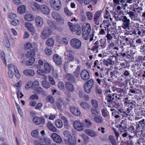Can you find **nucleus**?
<instances>
[{
	"label": "nucleus",
	"mask_w": 145,
	"mask_h": 145,
	"mask_svg": "<svg viewBox=\"0 0 145 145\" xmlns=\"http://www.w3.org/2000/svg\"><path fill=\"white\" fill-rule=\"evenodd\" d=\"M83 27L82 30L83 32V38L86 40L87 39V37L89 33L91 31V27L90 24L87 23H84L82 25Z\"/></svg>",
	"instance_id": "nucleus-1"
},
{
	"label": "nucleus",
	"mask_w": 145,
	"mask_h": 145,
	"mask_svg": "<svg viewBox=\"0 0 145 145\" xmlns=\"http://www.w3.org/2000/svg\"><path fill=\"white\" fill-rule=\"evenodd\" d=\"M71 45L73 49L76 50L80 49L82 46V42L79 39L74 38L70 41Z\"/></svg>",
	"instance_id": "nucleus-2"
},
{
	"label": "nucleus",
	"mask_w": 145,
	"mask_h": 145,
	"mask_svg": "<svg viewBox=\"0 0 145 145\" xmlns=\"http://www.w3.org/2000/svg\"><path fill=\"white\" fill-rule=\"evenodd\" d=\"M52 31L48 27L44 28L41 33L40 37L43 39H45L49 37L52 34Z\"/></svg>",
	"instance_id": "nucleus-3"
},
{
	"label": "nucleus",
	"mask_w": 145,
	"mask_h": 145,
	"mask_svg": "<svg viewBox=\"0 0 145 145\" xmlns=\"http://www.w3.org/2000/svg\"><path fill=\"white\" fill-rule=\"evenodd\" d=\"M50 3L54 10H58L61 8V3L60 0H50Z\"/></svg>",
	"instance_id": "nucleus-4"
},
{
	"label": "nucleus",
	"mask_w": 145,
	"mask_h": 145,
	"mask_svg": "<svg viewBox=\"0 0 145 145\" xmlns=\"http://www.w3.org/2000/svg\"><path fill=\"white\" fill-rule=\"evenodd\" d=\"M94 85V81L92 79H90L87 81L85 84L84 86L85 91L87 93L90 92L91 88Z\"/></svg>",
	"instance_id": "nucleus-5"
},
{
	"label": "nucleus",
	"mask_w": 145,
	"mask_h": 145,
	"mask_svg": "<svg viewBox=\"0 0 145 145\" xmlns=\"http://www.w3.org/2000/svg\"><path fill=\"white\" fill-rule=\"evenodd\" d=\"M121 21L122 22L121 27L123 29H128L130 24V20L125 16H121Z\"/></svg>",
	"instance_id": "nucleus-6"
},
{
	"label": "nucleus",
	"mask_w": 145,
	"mask_h": 145,
	"mask_svg": "<svg viewBox=\"0 0 145 145\" xmlns=\"http://www.w3.org/2000/svg\"><path fill=\"white\" fill-rule=\"evenodd\" d=\"M73 126L74 128L78 131H81L84 128V125L79 120H76L73 123Z\"/></svg>",
	"instance_id": "nucleus-7"
},
{
	"label": "nucleus",
	"mask_w": 145,
	"mask_h": 145,
	"mask_svg": "<svg viewBox=\"0 0 145 145\" xmlns=\"http://www.w3.org/2000/svg\"><path fill=\"white\" fill-rule=\"evenodd\" d=\"M137 61L139 62L142 63V69H145V61H145V56H138L137 59ZM142 76L145 78V70L143 71V73Z\"/></svg>",
	"instance_id": "nucleus-8"
},
{
	"label": "nucleus",
	"mask_w": 145,
	"mask_h": 145,
	"mask_svg": "<svg viewBox=\"0 0 145 145\" xmlns=\"http://www.w3.org/2000/svg\"><path fill=\"white\" fill-rule=\"evenodd\" d=\"M33 121L37 125H39L41 124H44L45 123V119L43 117H39L35 116L33 118Z\"/></svg>",
	"instance_id": "nucleus-9"
},
{
	"label": "nucleus",
	"mask_w": 145,
	"mask_h": 145,
	"mask_svg": "<svg viewBox=\"0 0 145 145\" xmlns=\"http://www.w3.org/2000/svg\"><path fill=\"white\" fill-rule=\"evenodd\" d=\"M80 76L82 79L84 80H86L90 78L89 72L85 69L82 70L80 73Z\"/></svg>",
	"instance_id": "nucleus-10"
},
{
	"label": "nucleus",
	"mask_w": 145,
	"mask_h": 145,
	"mask_svg": "<svg viewBox=\"0 0 145 145\" xmlns=\"http://www.w3.org/2000/svg\"><path fill=\"white\" fill-rule=\"evenodd\" d=\"M72 51L69 48H66V50L65 53V55L67 56L69 61H72L74 59V57L72 54Z\"/></svg>",
	"instance_id": "nucleus-11"
},
{
	"label": "nucleus",
	"mask_w": 145,
	"mask_h": 145,
	"mask_svg": "<svg viewBox=\"0 0 145 145\" xmlns=\"http://www.w3.org/2000/svg\"><path fill=\"white\" fill-rule=\"evenodd\" d=\"M101 11H98L97 12L94 16L93 21L97 25H99V18L101 16Z\"/></svg>",
	"instance_id": "nucleus-12"
},
{
	"label": "nucleus",
	"mask_w": 145,
	"mask_h": 145,
	"mask_svg": "<svg viewBox=\"0 0 145 145\" xmlns=\"http://www.w3.org/2000/svg\"><path fill=\"white\" fill-rule=\"evenodd\" d=\"M22 84V81L21 80H20L16 84H15L13 85V86L14 87H16L17 89H16V93L18 98L19 97V95H21L20 96H19L20 98H22L23 96L24 95L21 92H20L19 91V89L18 88L20 87Z\"/></svg>",
	"instance_id": "nucleus-13"
},
{
	"label": "nucleus",
	"mask_w": 145,
	"mask_h": 145,
	"mask_svg": "<svg viewBox=\"0 0 145 145\" xmlns=\"http://www.w3.org/2000/svg\"><path fill=\"white\" fill-rule=\"evenodd\" d=\"M131 20L133 21H137L138 19L137 18L138 14L135 12H133L129 10L127 11V12Z\"/></svg>",
	"instance_id": "nucleus-14"
},
{
	"label": "nucleus",
	"mask_w": 145,
	"mask_h": 145,
	"mask_svg": "<svg viewBox=\"0 0 145 145\" xmlns=\"http://www.w3.org/2000/svg\"><path fill=\"white\" fill-rule=\"evenodd\" d=\"M129 139H131L137 135L135 129L133 126H131L129 127Z\"/></svg>",
	"instance_id": "nucleus-15"
},
{
	"label": "nucleus",
	"mask_w": 145,
	"mask_h": 145,
	"mask_svg": "<svg viewBox=\"0 0 145 145\" xmlns=\"http://www.w3.org/2000/svg\"><path fill=\"white\" fill-rule=\"evenodd\" d=\"M85 133L88 136L94 137L98 135L99 133L91 129H88L85 131Z\"/></svg>",
	"instance_id": "nucleus-16"
},
{
	"label": "nucleus",
	"mask_w": 145,
	"mask_h": 145,
	"mask_svg": "<svg viewBox=\"0 0 145 145\" xmlns=\"http://www.w3.org/2000/svg\"><path fill=\"white\" fill-rule=\"evenodd\" d=\"M51 137L57 143H60L62 142L61 137L56 133H52Z\"/></svg>",
	"instance_id": "nucleus-17"
},
{
	"label": "nucleus",
	"mask_w": 145,
	"mask_h": 145,
	"mask_svg": "<svg viewBox=\"0 0 145 145\" xmlns=\"http://www.w3.org/2000/svg\"><path fill=\"white\" fill-rule=\"evenodd\" d=\"M53 59L55 63L57 65L61 64L62 62V59L61 57L57 54H56L54 56Z\"/></svg>",
	"instance_id": "nucleus-18"
},
{
	"label": "nucleus",
	"mask_w": 145,
	"mask_h": 145,
	"mask_svg": "<svg viewBox=\"0 0 145 145\" xmlns=\"http://www.w3.org/2000/svg\"><path fill=\"white\" fill-rule=\"evenodd\" d=\"M23 73L24 75L26 76H33L35 74L34 71L32 69H26L23 71Z\"/></svg>",
	"instance_id": "nucleus-19"
},
{
	"label": "nucleus",
	"mask_w": 145,
	"mask_h": 145,
	"mask_svg": "<svg viewBox=\"0 0 145 145\" xmlns=\"http://www.w3.org/2000/svg\"><path fill=\"white\" fill-rule=\"evenodd\" d=\"M8 66V75L10 78H12L14 76V74L12 72V70L14 69L15 71V66L13 64H11L9 65Z\"/></svg>",
	"instance_id": "nucleus-20"
},
{
	"label": "nucleus",
	"mask_w": 145,
	"mask_h": 145,
	"mask_svg": "<svg viewBox=\"0 0 145 145\" xmlns=\"http://www.w3.org/2000/svg\"><path fill=\"white\" fill-rule=\"evenodd\" d=\"M71 112L74 115L76 116H78L80 114V111L77 108L72 106L70 109Z\"/></svg>",
	"instance_id": "nucleus-21"
},
{
	"label": "nucleus",
	"mask_w": 145,
	"mask_h": 145,
	"mask_svg": "<svg viewBox=\"0 0 145 145\" xmlns=\"http://www.w3.org/2000/svg\"><path fill=\"white\" fill-rule=\"evenodd\" d=\"M35 22L37 26L40 27L42 26L43 24V20L42 18L40 16H38L35 18Z\"/></svg>",
	"instance_id": "nucleus-22"
},
{
	"label": "nucleus",
	"mask_w": 145,
	"mask_h": 145,
	"mask_svg": "<svg viewBox=\"0 0 145 145\" xmlns=\"http://www.w3.org/2000/svg\"><path fill=\"white\" fill-rule=\"evenodd\" d=\"M53 67L48 63H45L44 64V69L46 73H49L51 70L53 69Z\"/></svg>",
	"instance_id": "nucleus-23"
},
{
	"label": "nucleus",
	"mask_w": 145,
	"mask_h": 145,
	"mask_svg": "<svg viewBox=\"0 0 145 145\" xmlns=\"http://www.w3.org/2000/svg\"><path fill=\"white\" fill-rule=\"evenodd\" d=\"M65 86L69 92L74 91V88L73 84L70 82H67L65 84Z\"/></svg>",
	"instance_id": "nucleus-24"
},
{
	"label": "nucleus",
	"mask_w": 145,
	"mask_h": 145,
	"mask_svg": "<svg viewBox=\"0 0 145 145\" xmlns=\"http://www.w3.org/2000/svg\"><path fill=\"white\" fill-rule=\"evenodd\" d=\"M65 141L67 145H75L76 143V140L74 139L73 137L65 139Z\"/></svg>",
	"instance_id": "nucleus-25"
},
{
	"label": "nucleus",
	"mask_w": 145,
	"mask_h": 145,
	"mask_svg": "<svg viewBox=\"0 0 145 145\" xmlns=\"http://www.w3.org/2000/svg\"><path fill=\"white\" fill-rule=\"evenodd\" d=\"M40 10L42 13L45 14H48L50 12V10L48 7L45 5H41Z\"/></svg>",
	"instance_id": "nucleus-26"
},
{
	"label": "nucleus",
	"mask_w": 145,
	"mask_h": 145,
	"mask_svg": "<svg viewBox=\"0 0 145 145\" xmlns=\"http://www.w3.org/2000/svg\"><path fill=\"white\" fill-rule=\"evenodd\" d=\"M46 126L48 128L50 131L53 132H57V129L50 121H49L47 123Z\"/></svg>",
	"instance_id": "nucleus-27"
},
{
	"label": "nucleus",
	"mask_w": 145,
	"mask_h": 145,
	"mask_svg": "<svg viewBox=\"0 0 145 145\" xmlns=\"http://www.w3.org/2000/svg\"><path fill=\"white\" fill-rule=\"evenodd\" d=\"M110 97V98L108 102H112V100L114 99L117 101L118 100H120L121 99V98H119L118 93H113V94H112V96Z\"/></svg>",
	"instance_id": "nucleus-28"
},
{
	"label": "nucleus",
	"mask_w": 145,
	"mask_h": 145,
	"mask_svg": "<svg viewBox=\"0 0 145 145\" xmlns=\"http://www.w3.org/2000/svg\"><path fill=\"white\" fill-rule=\"evenodd\" d=\"M25 25L27 29L31 32L34 33L35 32V29L33 25L31 23L27 22L25 23Z\"/></svg>",
	"instance_id": "nucleus-29"
},
{
	"label": "nucleus",
	"mask_w": 145,
	"mask_h": 145,
	"mask_svg": "<svg viewBox=\"0 0 145 145\" xmlns=\"http://www.w3.org/2000/svg\"><path fill=\"white\" fill-rule=\"evenodd\" d=\"M35 55V54L34 51L31 50L27 52L25 54V57L27 59L32 58H34V57Z\"/></svg>",
	"instance_id": "nucleus-30"
},
{
	"label": "nucleus",
	"mask_w": 145,
	"mask_h": 145,
	"mask_svg": "<svg viewBox=\"0 0 145 145\" xmlns=\"http://www.w3.org/2000/svg\"><path fill=\"white\" fill-rule=\"evenodd\" d=\"M135 31L136 33L140 37L145 36V29H142L141 27L139 29H136Z\"/></svg>",
	"instance_id": "nucleus-31"
},
{
	"label": "nucleus",
	"mask_w": 145,
	"mask_h": 145,
	"mask_svg": "<svg viewBox=\"0 0 145 145\" xmlns=\"http://www.w3.org/2000/svg\"><path fill=\"white\" fill-rule=\"evenodd\" d=\"M26 6L24 5H21L17 8V11L18 13L22 14L24 13L26 11Z\"/></svg>",
	"instance_id": "nucleus-32"
},
{
	"label": "nucleus",
	"mask_w": 145,
	"mask_h": 145,
	"mask_svg": "<svg viewBox=\"0 0 145 145\" xmlns=\"http://www.w3.org/2000/svg\"><path fill=\"white\" fill-rule=\"evenodd\" d=\"M31 7L34 10H40L41 5H40L37 3L34 2L31 3Z\"/></svg>",
	"instance_id": "nucleus-33"
},
{
	"label": "nucleus",
	"mask_w": 145,
	"mask_h": 145,
	"mask_svg": "<svg viewBox=\"0 0 145 145\" xmlns=\"http://www.w3.org/2000/svg\"><path fill=\"white\" fill-rule=\"evenodd\" d=\"M66 78L67 80L72 83H74L75 82V79L74 76L70 74H66Z\"/></svg>",
	"instance_id": "nucleus-34"
},
{
	"label": "nucleus",
	"mask_w": 145,
	"mask_h": 145,
	"mask_svg": "<svg viewBox=\"0 0 145 145\" xmlns=\"http://www.w3.org/2000/svg\"><path fill=\"white\" fill-rule=\"evenodd\" d=\"M4 43H5V46L7 48H9L10 46V43L7 36L6 34L4 35V38L3 40Z\"/></svg>",
	"instance_id": "nucleus-35"
},
{
	"label": "nucleus",
	"mask_w": 145,
	"mask_h": 145,
	"mask_svg": "<svg viewBox=\"0 0 145 145\" xmlns=\"http://www.w3.org/2000/svg\"><path fill=\"white\" fill-rule=\"evenodd\" d=\"M40 141L41 142L45 143L47 145H51V139L49 138H41Z\"/></svg>",
	"instance_id": "nucleus-36"
},
{
	"label": "nucleus",
	"mask_w": 145,
	"mask_h": 145,
	"mask_svg": "<svg viewBox=\"0 0 145 145\" xmlns=\"http://www.w3.org/2000/svg\"><path fill=\"white\" fill-rule=\"evenodd\" d=\"M107 33L106 37L107 38V41L108 43H110L113 37H114L115 36L113 33L111 34L109 33V31H107Z\"/></svg>",
	"instance_id": "nucleus-37"
},
{
	"label": "nucleus",
	"mask_w": 145,
	"mask_h": 145,
	"mask_svg": "<svg viewBox=\"0 0 145 145\" xmlns=\"http://www.w3.org/2000/svg\"><path fill=\"white\" fill-rule=\"evenodd\" d=\"M98 84L103 86H105L106 84V82L105 78L103 79L97 78L96 80Z\"/></svg>",
	"instance_id": "nucleus-38"
},
{
	"label": "nucleus",
	"mask_w": 145,
	"mask_h": 145,
	"mask_svg": "<svg viewBox=\"0 0 145 145\" xmlns=\"http://www.w3.org/2000/svg\"><path fill=\"white\" fill-rule=\"evenodd\" d=\"M72 32H75L76 35H80L81 34V28L78 24L76 25V26L75 28H74L73 31Z\"/></svg>",
	"instance_id": "nucleus-39"
},
{
	"label": "nucleus",
	"mask_w": 145,
	"mask_h": 145,
	"mask_svg": "<svg viewBox=\"0 0 145 145\" xmlns=\"http://www.w3.org/2000/svg\"><path fill=\"white\" fill-rule=\"evenodd\" d=\"M24 19L25 20L30 22L34 20V17L31 14H26L24 16Z\"/></svg>",
	"instance_id": "nucleus-40"
},
{
	"label": "nucleus",
	"mask_w": 145,
	"mask_h": 145,
	"mask_svg": "<svg viewBox=\"0 0 145 145\" xmlns=\"http://www.w3.org/2000/svg\"><path fill=\"white\" fill-rule=\"evenodd\" d=\"M94 120L96 123H99L103 122V119L101 116H97L94 117Z\"/></svg>",
	"instance_id": "nucleus-41"
},
{
	"label": "nucleus",
	"mask_w": 145,
	"mask_h": 145,
	"mask_svg": "<svg viewBox=\"0 0 145 145\" xmlns=\"http://www.w3.org/2000/svg\"><path fill=\"white\" fill-rule=\"evenodd\" d=\"M129 97L127 96L126 97L123 99L124 101V105L125 106H127L128 104H132L133 103L131 102H130L131 100L129 99Z\"/></svg>",
	"instance_id": "nucleus-42"
},
{
	"label": "nucleus",
	"mask_w": 145,
	"mask_h": 145,
	"mask_svg": "<svg viewBox=\"0 0 145 145\" xmlns=\"http://www.w3.org/2000/svg\"><path fill=\"white\" fill-rule=\"evenodd\" d=\"M112 94L111 91L110 90L106 91L105 92V95H106V99L107 101V102L110 99V96H112Z\"/></svg>",
	"instance_id": "nucleus-43"
},
{
	"label": "nucleus",
	"mask_w": 145,
	"mask_h": 145,
	"mask_svg": "<svg viewBox=\"0 0 145 145\" xmlns=\"http://www.w3.org/2000/svg\"><path fill=\"white\" fill-rule=\"evenodd\" d=\"M42 84L43 87L46 89H48L51 87L50 84L48 82L45 80L42 81Z\"/></svg>",
	"instance_id": "nucleus-44"
},
{
	"label": "nucleus",
	"mask_w": 145,
	"mask_h": 145,
	"mask_svg": "<svg viewBox=\"0 0 145 145\" xmlns=\"http://www.w3.org/2000/svg\"><path fill=\"white\" fill-rule=\"evenodd\" d=\"M55 125L57 127L60 128L62 127L63 123L61 120H57L55 121Z\"/></svg>",
	"instance_id": "nucleus-45"
},
{
	"label": "nucleus",
	"mask_w": 145,
	"mask_h": 145,
	"mask_svg": "<svg viewBox=\"0 0 145 145\" xmlns=\"http://www.w3.org/2000/svg\"><path fill=\"white\" fill-rule=\"evenodd\" d=\"M63 105L62 99L60 98H59L56 103V105L59 108H61L62 106Z\"/></svg>",
	"instance_id": "nucleus-46"
},
{
	"label": "nucleus",
	"mask_w": 145,
	"mask_h": 145,
	"mask_svg": "<svg viewBox=\"0 0 145 145\" xmlns=\"http://www.w3.org/2000/svg\"><path fill=\"white\" fill-rule=\"evenodd\" d=\"M102 115L104 117H106L109 115V113L106 108H103L101 111Z\"/></svg>",
	"instance_id": "nucleus-47"
},
{
	"label": "nucleus",
	"mask_w": 145,
	"mask_h": 145,
	"mask_svg": "<svg viewBox=\"0 0 145 145\" xmlns=\"http://www.w3.org/2000/svg\"><path fill=\"white\" fill-rule=\"evenodd\" d=\"M80 66H78L76 71L74 72V75L76 77H78L80 73Z\"/></svg>",
	"instance_id": "nucleus-48"
},
{
	"label": "nucleus",
	"mask_w": 145,
	"mask_h": 145,
	"mask_svg": "<svg viewBox=\"0 0 145 145\" xmlns=\"http://www.w3.org/2000/svg\"><path fill=\"white\" fill-rule=\"evenodd\" d=\"M35 58H32L27 60L26 62V64L27 66L32 65L35 62Z\"/></svg>",
	"instance_id": "nucleus-49"
},
{
	"label": "nucleus",
	"mask_w": 145,
	"mask_h": 145,
	"mask_svg": "<svg viewBox=\"0 0 145 145\" xmlns=\"http://www.w3.org/2000/svg\"><path fill=\"white\" fill-rule=\"evenodd\" d=\"M104 17L105 19H109L111 21H112V18L111 17L110 13L108 11H106L104 15Z\"/></svg>",
	"instance_id": "nucleus-50"
},
{
	"label": "nucleus",
	"mask_w": 145,
	"mask_h": 145,
	"mask_svg": "<svg viewBox=\"0 0 145 145\" xmlns=\"http://www.w3.org/2000/svg\"><path fill=\"white\" fill-rule=\"evenodd\" d=\"M32 47V44L29 42L26 43L24 46V49L26 50L30 49Z\"/></svg>",
	"instance_id": "nucleus-51"
},
{
	"label": "nucleus",
	"mask_w": 145,
	"mask_h": 145,
	"mask_svg": "<svg viewBox=\"0 0 145 145\" xmlns=\"http://www.w3.org/2000/svg\"><path fill=\"white\" fill-rule=\"evenodd\" d=\"M113 2L116 5H119L123 6L124 3V0H113Z\"/></svg>",
	"instance_id": "nucleus-52"
},
{
	"label": "nucleus",
	"mask_w": 145,
	"mask_h": 145,
	"mask_svg": "<svg viewBox=\"0 0 145 145\" xmlns=\"http://www.w3.org/2000/svg\"><path fill=\"white\" fill-rule=\"evenodd\" d=\"M63 135L64 136L69 138L71 137H72V136L70 132L67 131H65L63 132Z\"/></svg>",
	"instance_id": "nucleus-53"
},
{
	"label": "nucleus",
	"mask_w": 145,
	"mask_h": 145,
	"mask_svg": "<svg viewBox=\"0 0 145 145\" xmlns=\"http://www.w3.org/2000/svg\"><path fill=\"white\" fill-rule=\"evenodd\" d=\"M81 106L84 109H88L89 106L88 104L85 102H83L81 103L80 104Z\"/></svg>",
	"instance_id": "nucleus-54"
},
{
	"label": "nucleus",
	"mask_w": 145,
	"mask_h": 145,
	"mask_svg": "<svg viewBox=\"0 0 145 145\" xmlns=\"http://www.w3.org/2000/svg\"><path fill=\"white\" fill-rule=\"evenodd\" d=\"M46 44L48 46H52L54 45V41L52 39L49 38L47 40Z\"/></svg>",
	"instance_id": "nucleus-55"
},
{
	"label": "nucleus",
	"mask_w": 145,
	"mask_h": 145,
	"mask_svg": "<svg viewBox=\"0 0 145 145\" xmlns=\"http://www.w3.org/2000/svg\"><path fill=\"white\" fill-rule=\"evenodd\" d=\"M52 16L53 18L56 20L58 19L60 17L59 14L56 12H53L52 14Z\"/></svg>",
	"instance_id": "nucleus-56"
},
{
	"label": "nucleus",
	"mask_w": 145,
	"mask_h": 145,
	"mask_svg": "<svg viewBox=\"0 0 145 145\" xmlns=\"http://www.w3.org/2000/svg\"><path fill=\"white\" fill-rule=\"evenodd\" d=\"M61 119L63 121L65 127L67 129L68 128V126L67 125V123L68 122V120L64 116H62L61 117Z\"/></svg>",
	"instance_id": "nucleus-57"
},
{
	"label": "nucleus",
	"mask_w": 145,
	"mask_h": 145,
	"mask_svg": "<svg viewBox=\"0 0 145 145\" xmlns=\"http://www.w3.org/2000/svg\"><path fill=\"white\" fill-rule=\"evenodd\" d=\"M100 42V45H99L100 46L101 48H104L105 47L106 45H105V41L104 40L101 39L99 41Z\"/></svg>",
	"instance_id": "nucleus-58"
},
{
	"label": "nucleus",
	"mask_w": 145,
	"mask_h": 145,
	"mask_svg": "<svg viewBox=\"0 0 145 145\" xmlns=\"http://www.w3.org/2000/svg\"><path fill=\"white\" fill-rule=\"evenodd\" d=\"M47 101L51 103H53L54 102V97L52 96H48L46 97Z\"/></svg>",
	"instance_id": "nucleus-59"
},
{
	"label": "nucleus",
	"mask_w": 145,
	"mask_h": 145,
	"mask_svg": "<svg viewBox=\"0 0 145 145\" xmlns=\"http://www.w3.org/2000/svg\"><path fill=\"white\" fill-rule=\"evenodd\" d=\"M109 139L112 145H117L114 137L111 135L109 136Z\"/></svg>",
	"instance_id": "nucleus-60"
},
{
	"label": "nucleus",
	"mask_w": 145,
	"mask_h": 145,
	"mask_svg": "<svg viewBox=\"0 0 145 145\" xmlns=\"http://www.w3.org/2000/svg\"><path fill=\"white\" fill-rule=\"evenodd\" d=\"M31 88H32V82L31 81H29L27 83L25 86V88L28 89Z\"/></svg>",
	"instance_id": "nucleus-61"
},
{
	"label": "nucleus",
	"mask_w": 145,
	"mask_h": 145,
	"mask_svg": "<svg viewBox=\"0 0 145 145\" xmlns=\"http://www.w3.org/2000/svg\"><path fill=\"white\" fill-rule=\"evenodd\" d=\"M58 87L61 90H63L65 89V86L64 84L61 82H59L58 84Z\"/></svg>",
	"instance_id": "nucleus-62"
},
{
	"label": "nucleus",
	"mask_w": 145,
	"mask_h": 145,
	"mask_svg": "<svg viewBox=\"0 0 145 145\" xmlns=\"http://www.w3.org/2000/svg\"><path fill=\"white\" fill-rule=\"evenodd\" d=\"M39 86V83L37 80H35L32 82V88L35 89Z\"/></svg>",
	"instance_id": "nucleus-63"
},
{
	"label": "nucleus",
	"mask_w": 145,
	"mask_h": 145,
	"mask_svg": "<svg viewBox=\"0 0 145 145\" xmlns=\"http://www.w3.org/2000/svg\"><path fill=\"white\" fill-rule=\"evenodd\" d=\"M64 11L66 14L67 16H71L72 15V13L69 10L67 7L65 8Z\"/></svg>",
	"instance_id": "nucleus-64"
}]
</instances>
